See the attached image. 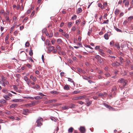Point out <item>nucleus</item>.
I'll list each match as a JSON object with an SVG mask.
<instances>
[{
	"label": "nucleus",
	"mask_w": 133,
	"mask_h": 133,
	"mask_svg": "<svg viewBox=\"0 0 133 133\" xmlns=\"http://www.w3.org/2000/svg\"><path fill=\"white\" fill-rule=\"evenodd\" d=\"M118 82L121 84L120 86L121 85L122 88H124L127 84V81L122 78H120L118 80Z\"/></svg>",
	"instance_id": "1"
},
{
	"label": "nucleus",
	"mask_w": 133,
	"mask_h": 133,
	"mask_svg": "<svg viewBox=\"0 0 133 133\" xmlns=\"http://www.w3.org/2000/svg\"><path fill=\"white\" fill-rule=\"evenodd\" d=\"M43 119L41 117H38L36 121L37 126L40 127L42 125V122L43 121Z\"/></svg>",
	"instance_id": "2"
},
{
	"label": "nucleus",
	"mask_w": 133,
	"mask_h": 133,
	"mask_svg": "<svg viewBox=\"0 0 133 133\" xmlns=\"http://www.w3.org/2000/svg\"><path fill=\"white\" fill-rule=\"evenodd\" d=\"M21 54V57L23 61H25L27 58V55L26 53L24 51H21L20 53Z\"/></svg>",
	"instance_id": "3"
},
{
	"label": "nucleus",
	"mask_w": 133,
	"mask_h": 133,
	"mask_svg": "<svg viewBox=\"0 0 133 133\" xmlns=\"http://www.w3.org/2000/svg\"><path fill=\"white\" fill-rule=\"evenodd\" d=\"M24 79L25 81L26 82L27 84L29 86L31 87V80L29 79L28 78V77L26 76H25L24 77Z\"/></svg>",
	"instance_id": "4"
},
{
	"label": "nucleus",
	"mask_w": 133,
	"mask_h": 133,
	"mask_svg": "<svg viewBox=\"0 0 133 133\" xmlns=\"http://www.w3.org/2000/svg\"><path fill=\"white\" fill-rule=\"evenodd\" d=\"M30 112V111L28 109H23L21 111V113L22 114H24L26 115H28V113Z\"/></svg>",
	"instance_id": "5"
},
{
	"label": "nucleus",
	"mask_w": 133,
	"mask_h": 133,
	"mask_svg": "<svg viewBox=\"0 0 133 133\" xmlns=\"http://www.w3.org/2000/svg\"><path fill=\"white\" fill-rule=\"evenodd\" d=\"M120 65V63H118L117 61L114 63H112V65L113 67H115L116 66H119Z\"/></svg>",
	"instance_id": "6"
},
{
	"label": "nucleus",
	"mask_w": 133,
	"mask_h": 133,
	"mask_svg": "<svg viewBox=\"0 0 133 133\" xmlns=\"http://www.w3.org/2000/svg\"><path fill=\"white\" fill-rule=\"evenodd\" d=\"M86 96L85 95H84L80 96H78L75 97L74 99L75 100H77L81 99L85 97Z\"/></svg>",
	"instance_id": "7"
},
{
	"label": "nucleus",
	"mask_w": 133,
	"mask_h": 133,
	"mask_svg": "<svg viewBox=\"0 0 133 133\" xmlns=\"http://www.w3.org/2000/svg\"><path fill=\"white\" fill-rule=\"evenodd\" d=\"M30 78L31 80L34 82L36 81L37 80L36 77L33 76L32 75H30Z\"/></svg>",
	"instance_id": "8"
},
{
	"label": "nucleus",
	"mask_w": 133,
	"mask_h": 133,
	"mask_svg": "<svg viewBox=\"0 0 133 133\" xmlns=\"http://www.w3.org/2000/svg\"><path fill=\"white\" fill-rule=\"evenodd\" d=\"M79 130L81 133H84L85 131V129L84 127H81L80 128Z\"/></svg>",
	"instance_id": "9"
},
{
	"label": "nucleus",
	"mask_w": 133,
	"mask_h": 133,
	"mask_svg": "<svg viewBox=\"0 0 133 133\" xmlns=\"http://www.w3.org/2000/svg\"><path fill=\"white\" fill-rule=\"evenodd\" d=\"M48 52L49 53L53 49L54 47L52 46H48Z\"/></svg>",
	"instance_id": "10"
},
{
	"label": "nucleus",
	"mask_w": 133,
	"mask_h": 133,
	"mask_svg": "<svg viewBox=\"0 0 133 133\" xmlns=\"http://www.w3.org/2000/svg\"><path fill=\"white\" fill-rule=\"evenodd\" d=\"M3 97L6 100H9L11 99L9 96L7 95H4Z\"/></svg>",
	"instance_id": "11"
},
{
	"label": "nucleus",
	"mask_w": 133,
	"mask_h": 133,
	"mask_svg": "<svg viewBox=\"0 0 133 133\" xmlns=\"http://www.w3.org/2000/svg\"><path fill=\"white\" fill-rule=\"evenodd\" d=\"M40 86L37 84H36L35 86H31V88L34 89H39Z\"/></svg>",
	"instance_id": "12"
},
{
	"label": "nucleus",
	"mask_w": 133,
	"mask_h": 133,
	"mask_svg": "<svg viewBox=\"0 0 133 133\" xmlns=\"http://www.w3.org/2000/svg\"><path fill=\"white\" fill-rule=\"evenodd\" d=\"M62 109L63 110H68L69 108V107L68 106L64 105L62 107Z\"/></svg>",
	"instance_id": "13"
},
{
	"label": "nucleus",
	"mask_w": 133,
	"mask_h": 133,
	"mask_svg": "<svg viewBox=\"0 0 133 133\" xmlns=\"http://www.w3.org/2000/svg\"><path fill=\"white\" fill-rule=\"evenodd\" d=\"M87 100V103L86 105L87 106H89L90 104H91L92 103V102L91 101H88V99L87 98L86 99Z\"/></svg>",
	"instance_id": "14"
},
{
	"label": "nucleus",
	"mask_w": 133,
	"mask_h": 133,
	"mask_svg": "<svg viewBox=\"0 0 133 133\" xmlns=\"http://www.w3.org/2000/svg\"><path fill=\"white\" fill-rule=\"evenodd\" d=\"M21 101V99H14L11 101V102H14L17 103Z\"/></svg>",
	"instance_id": "15"
},
{
	"label": "nucleus",
	"mask_w": 133,
	"mask_h": 133,
	"mask_svg": "<svg viewBox=\"0 0 133 133\" xmlns=\"http://www.w3.org/2000/svg\"><path fill=\"white\" fill-rule=\"evenodd\" d=\"M18 105V104L16 103H14L12 104H11L10 106V107L11 108H15L16 107H17Z\"/></svg>",
	"instance_id": "16"
},
{
	"label": "nucleus",
	"mask_w": 133,
	"mask_h": 133,
	"mask_svg": "<svg viewBox=\"0 0 133 133\" xmlns=\"http://www.w3.org/2000/svg\"><path fill=\"white\" fill-rule=\"evenodd\" d=\"M128 44L127 43H125L122 45L121 47L122 48H124L125 47H128Z\"/></svg>",
	"instance_id": "17"
},
{
	"label": "nucleus",
	"mask_w": 133,
	"mask_h": 133,
	"mask_svg": "<svg viewBox=\"0 0 133 133\" xmlns=\"http://www.w3.org/2000/svg\"><path fill=\"white\" fill-rule=\"evenodd\" d=\"M104 105L107 108H108L109 109H112V108L110 106L108 105L106 103H104Z\"/></svg>",
	"instance_id": "18"
},
{
	"label": "nucleus",
	"mask_w": 133,
	"mask_h": 133,
	"mask_svg": "<svg viewBox=\"0 0 133 133\" xmlns=\"http://www.w3.org/2000/svg\"><path fill=\"white\" fill-rule=\"evenodd\" d=\"M64 89L65 90H69L70 88L69 85H66L64 87Z\"/></svg>",
	"instance_id": "19"
},
{
	"label": "nucleus",
	"mask_w": 133,
	"mask_h": 133,
	"mask_svg": "<svg viewBox=\"0 0 133 133\" xmlns=\"http://www.w3.org/2000/svg\"><path fill=\"white\" fill-rule=\"evenodd\" d=\"M50 41L49 40L47 39L46 41V44L48 46H50L51 44L50 43Z\"/></svg>",
	"instance_id": "20"
},
{
	"label": "nucleus",
	"mask_w": 133,
	"mask_h": 133,
	"mask_svg": "<svg viewBox=\"0 0 133 133\" xmlns=\"http://www.w3.org/2000/svg\"><path fill=\"white\" fill-rule=\"evenodd\" d=\"M6 101L5 100L2 99L0 100V102L1 104H3L6 102Z\"/></svg>",
	"instance_id": "21"
},
{
	"label": "nucleus",
	"mask_w": 133,
	"mask_h": 133,
	"mask_svg": "<svg viewBox=\"0 0 133 133\" xmlns=\"http://www.w3.org/2000/svg\"><path fill=\"white\" fill-rule=\"evenodd\" d=\"M119 61H120V63H121V64L123 62H124V61L123 57L121 56L119 57Z\"/></svg>",
	"instance_id": "22"
},
{
	"label": "nucleus",
	"mask_w": 133,
	"mask_h": 133,
	"mask_svg": "<svg viewBox=\"0 0 133 133\" xmlns=\"http://www.w3.org/2000/svg\"><path fill=\"white\" fill-rule=\"evenodd\" d=\"M57 42L58 44H61L62 42L61 39H58L57 40Z\"/></svg>",
	"instance_id": "23"
},
{
	"label": "nucleus",
	"mask_w": 133,
	"mask_h": 133,
	"mask_svg": "<svg viewBox=\"0 0 133 133\" xmlns=\"http://www.w3.org/2000/svg\"><path fill=\"white\" fill-rule=\"evenodd\" d=\"M98 6L99 7L101 8L102 9H103L104 8V6L102 5L101 4L99 3L98 4Z\"/></svg>",
	"instance_id": "24"
},
{
	"label": "nucleus",
	"mask_w": 133,
	"mask_h": 133,
	"mask_svg": "<svg viewBox=\"0 0 133 133\" xmlns=\"http://www.w3.org/2000/svg\"><path fill=\"white\" fill-rule=\"evenodd\" d=\"M104 37L105 39H109V37L108 35L107 34H104Z\"/></svg>",
	"instance_id": "25"
},
{
	"label": "nucleus",
	"mask_w": 133,
	"mask_h": 133,
	"mask_svg": "<svg viewBox=\"0 0 133 133\" xmlns=\"http://www.w3.org/2000/svg\"><path fill=\"white\" fill-rule=\"evenodd\" d=\"M49 101L50 104L52 103L55 102L57 101V100L56 99H52Z\"/></svg>",
	"instance_id": "26"
},
{
	"label": "nucleus",
	"mask_w": 133,
	"mask_h": 133,
	"mask_svg": "<svg viewBox=\"0 0 133 133\" xmlns=\"http://www.w3.org/2000/svg\"><path fill=\"white\" fill-rule=\"evenodd\" d=\"M74 129L72 127L69 128L68 130V132L69 133H71L72 132Z\"/></svg>",
	"instance_id": "27"
},
{
	"label": "nucleus",
	"mask_w": 133,
	"mask_h": 133,
	"mask_svg": "<svg viewBox=\"0 0 133 133\" xmlns=\"http://www.w3.org/2000/svg\"><path fill=\"white\" fill-rule=\"evenodd\" d=\"M2 91L5 94L7 93L8 92V90L6 89H3Z\"/></svg>",
	"instance_id": "28"
},
{
	"label": "nucleus",
	"mask_w": 133,
	"mask_h": 133,
	"mask_svg": "<svg viewBox=\"0 0 133 133\" xmlns=\"http://www.w3.org/2000/svg\"><path fill=\"white\" fill-rule=\"evenodd\" d=\"M6 79V77H4L2 76V82H4L5 81Z\"/></svg>",
	"instance_id": "29"
},
{
	"label": "nucleus",
	"mask_w": 133,
	"mask_h": 133,
	"mask_svg": "<svg viewBox=\"0 0 133 133\" xmlns=\"http://www.w3.org/2000/svg\"><path fill=\"white\" fill-rule=\"evenodd\" d=\"M42 98V97L39 96H37L35 97V99L36 100L41 99Z\"/></svg>",
	"instance_id": "30"
},
{
	"label": "nucleus",
	"mask_w": 133,
	"mask_h": 133,
	"mask_svg": "<svg viewBox=\"0 0 133 133\" xmlns=\"http://www.w3.org/2000/svg\"><path fill=\"white\" fill-rule=\"evenodd\" d=\"M68 78V81L70 82L71 83H73V84H74V81L72 79L70 78Z\"/></svg>",
	"instance_id": "31"
},
{
	"label": "nucleus",
	"mask_w": 133,
	"mask_h": 133,
	"mask_svg": "<svg viewBox=\"0 0 133 133\" xmlns=\"http://www.w3.org/2000/svg\"><path fill=\"white\" fill-rule=\"evenodd\" d=\"M80 91H74L72 93L73 94H76L79 93L80 92Z\"/></svg>",
	"instance_id": "32"
},
{
	"label": "nucleus",
	"mask_w": 133,
	"mask_h": 133,
	"mask_svg": "<svg viewBox=\"0 0 133 133\" xmlns=\"http://www.w3.org/2000/svg\"><path fill=\"white\" fill-rule=\"evenodd\" d=\"M129 4V2L127 1L125 3V5L126 7H128Z\"/></svg>",
	"instance_id": "33"
},
{
	"label": "nucleus",
	"mask_w": 133,
	"mask_h": 133,
	"mask_svg": "<svg viewBox=\"0 0 133 133\" xmlns=\"http://www.w3.org/2000/svg\"><path fill=\"white\" fill-rule=\"evenodd\" d=\"M5 113L8 115H10L12 114L11 112L9 111H7L5 112Z\"/></svg>",
	"instance_id": "34"
},
{
	"label": "nucleus",
	"mask_w": 133,
	"mask_h": 133,
	"mask_svg": "<svg viewBox=\"0 0 133 133\" xmlns=\"http://www.w3.org/2000/svg\"><path fill=\"white\" fill-rule=\"evenodd\" d=\"M72 24L71 22H69L68 24V26L69 28H70L72 26Z\"/></svg>",
	"instance_id": "35"
},
{
	"label": "nucleus",
	"mask_w": 133,
	"mask_h": 133,
	"mask_svg": "<svg viewBox=\"0 0 133 133\" xmlns=\"http://www.w3.org/2000/svg\"><path fill=\"white\" fill-rule=\"evenodd\" d=\"M85 47L86 48H88L91 49H93V48L91 47L90 45H85Z\"/></svg>",
	"instance_id": "36"
},
{
	"label": "nucleus",
	"mask_w": 133,
	"mask_h": 133,
	"mask_svg": "<svg viewBox=\"0 0 133 133\" xmlns=\"http://www.w3.org/2000/svg\"><path fill=\"white\" fill-rule=\"evenodd\" d=\"M100 47V46H95V49L97 50H98Z\"/></svg>",
	"instance_id": "37"
},
{
	"label": "nucleus",
	"mask_w": 133,
	"mask_h": 133,
	"mask_svg": "<svg viewBox=\"0 0 133 133\" xmlns=\"http://www.w3.org/2000/svg\"><path fill=\"white\" fill-rule=\"evenodd\" d=\"M107 52L108 53H109L111 55H112V52L109 49L107 50Z\"/></svg>",
	"instance_id": "38"
},
{
	"label": "nucleus",
	"mask_w": 133,
	"mask_h": 133,
	"mask_svg": "<svg viewBox=\"0 0 133 133\" xmlns=\"http://www.w3.org/2000/svg\"><path fill=\"white\" fill-rule=\"evenodd\" d=\"M32 50V49H30L29 52V54L30 56H32L33 55Z\"/></svg>",
	"instance_id": "39"
},
{
	"label": "nucleus",
	"mask_w": 133,
	"mask_h": 133,
	"mask_svg": "<svg viewBox=\"0 0 133 133\" xmlns=\"http://www.w3.org/2000/svg\"><path fill=\"white\" fill-rule=\"evenodd\" d=\"M119 10L118 9H116L115 11V13L116 15H118L119 13Z\"/></svg>",
	"instance_id": "40"
},
{
	"label": "nucleus",
	"mask_w": 133,
	"mask_h": 133,
	"mask_svg": "<svg viewBox=\"0 0 133 133\" xmlns=\"http://www.w3.org/2000/svg\"><path fill=\"white\" fill-rule=\"evenodd\" d=\"M82 76L83 78V79H84L86 80H88L89 79V77H87L86 76Z\"/></svg>",
	"instance_id": "41"
},
{
	"label": "nucleus",
	"mask_w": 133,
	"mask_h": 133,
	"mask_svg": "<svg viewBox=\"0 0 133 133\" xmlns=\"http://www.w3.org/2000/svg\"><path fill=\"white\" fill-rule=\"evenodd\" d=\"M105 75H106V76L107 77H109L110 76V74L108 72L105 73Z\"/></svg>",
	"instance_id": "42"
},
{
	"label": "nucleus",
	"mask_w": 133,
	"mask_h": 133,
	"mask_svg": "<svg viewBox=\"0 0 133 133\" xmlns=\"http://www.w3.org/2000/svg\"><path fill=\"white\" fill-rule=\"evenodd\" d=\"M98 96H100L101 97H102V98L103 97H104V95H103V93H100L98 95Z\"/></svg>",
	"instance_id": "43"
},
{
	"label": "nucleus",
	"mask_w": 133,
	"mask_h": 133,
	"mask_svg": "<svg viewBox=\"0 0 133 133\" xmlns=\"http://www.w3.org/2000/svg\"><path fill=\"white\" fill-rule=\"evenodd\" d=\"M77 18V16L76 15H74L72 17L71 19L72 20L75 19Z\"/></svg>",
	"instance_id": "44"
},
{
	"label": "nucleus",
	"mask_w": 133,
	"mask_h": 133,
	"mask_svg": "<svg viewBox=\"0 0 133 133\" xmlns=\"http://www.w3.org/2000/svg\"><path fill=\"white\" fill-rule=\"evenodd\" d=\"M8 118H10V119H15L14 117L13 116H8Z\"/></svg>",
	"instance_id": "45"
},
{
	"label": "nucleus",
	"mask_w": 133,
	"mask_h": 133,
	"mask_svg": "<svg viewBox=\"0 0 133 133\" xmlns=\"http://www.w3.org/2000/svg\"><path fill=\"white\" fill-rule=\"evenodd\" d=\"M100 54L101 55L104 57H105V54L103 52L100 53Z\"/></svg>",
	"instance_id": "46"
},
{
	"label": "nucleus",
	"mask_w": 133,
	"mask_h": 133,
	"mask_svg": "<svg viewBox=\"0 0 133 133\" xmlns=\"http://www.w3.org/2000/svg\"><path fill=\"white\" fill-rule=\"evenodd\" d=\"M64 36L67 38H68L69 37V35L67 34H65L64 35Z\"/></svg>",
	"instance_id": "47"
},
{
	"label": "nucleus",
	"mask_w": 133,
	"mask_h": 133,
	"mask_svg": "<svg viewBox=\"0 0 133 133\" xmlns=\"http://www.w3.org/2000/svg\"><path fill=\"white\" fill-rule=\"evenodd\" d=\"M26 66L29 68H31V66L29 64H26Z\"/></svg>",
	"instance_id": "48"
},
{
	"label": "nucleus",
	"mask_w": 133,
	"mask_h": 133,
	"mask_svg": "<svg viewBox=\"0 0 133 133\" xmlns=\"http://www.w3.org/2000/svg\"><path fill=\"white\" fill-rule=\"evenodd\" d=\"M56 48L58 50H60L61 49V48L60 47V46H59V45H57V46H56Z\"/></svg>",
	"instance_id": "49"
},
{
	"label": "nucleus",
	"mask_w": 133,
	"mask_h": 133,
	"mask_svg": "<svg viewBox=\"0 0 133 133\" xmlns=\"http://www.w3.org/2000/svg\"><path fill=\"white\" fill-rule=\"evenodd\" d=\"M109 21L108 20H107L106 21H104L103 22V24H108V22Z\"/></svg>",
	"instance_id": "50"
},
{
	"label": "nucleus",
	"mask_w": 133,
	"mask_h": 133,
	"mask_svg": "<svg viewBox=\"0 0 133 133\" xmlns=\"http://www.w3.org/2000/svg\"><path fill=\"white\" fill-rule=\"evenodd\" d=\"M82 11V9L81 8H78V13H79L81 12Z\"/></svg>",
	"instance_id": "51"
},
{
	"label": "nucleus",
	"mask_w": 133,
	"mask_h": 133,
	"mask_svg": "<svg viewBox=\"0 0 133 133\" xmlns=\"http://www.w3.org/2000/svg\"><path fill=\"white\" fill-rule=\"evenodd\" d=\"M80 21H81V20L80 19L77 20L76 21V24L77 25H78L79 23V22Z\"/></svg>",
	"instance_id": "52"
},
{
	"label": "nucleus",
	"mask_w": 133,
	"mask_h": 133,
	"mask_svg": "<svg viewBox=\"0 0 133 133\" xmlns=\"http://www.w3.org/2000/svg\"><path fill=\"white\" fill-rule=\"evenodd\" d=\"M35 14V11H33L32 12V13H31V14L30 15V17H32Z\"/></svg>",
	"instance_id": "53"
},
{
	"label": "nucleus",
	"mask_w": 133,
	"mask_h": 133,
	"mask_svg": "<svg viewBox=\"0 0 133 133\" xmlns=\"http://www.w3.org/2000/svg\"><path fill=\"white\" fill-rule=\"evenodd\" d=\"M47 29L46 28L42 30V32L43 33H45L46 32Z\"/></svg>",
	"instance_id": "54"
},
{
	"label": "nucleus",
	"mask_w": 133,
	"mask_h": 133,
	"mask_svg": "<svg viewBox=\"0 0 133 133\" xmlns=\"http://www.w3.org/2000/svg\"><path fill=\"white\" fill-rule=\"evenodd\" d=\"M115 30L117 31L118 32H122V31L120 29H118V28H115Z\"/></svg>",
	"instance_id": "55"
},
{
	"label": "nucleus",
	"mask_w": 133,
	"mask_h": 133,
	"mask_svg": "<svg viewBox=\"0 0 133 133\" xmlns=\"http://www.w3.org/2000/svg\"><path fill=\"white\" fill-rule=\"evenodd\" d=\"M133 18V16H130L128 18V20H129L130 21Z\"/></svg>",
	"instance_id": "56"
},
{
	"label": "nucleus",
	"mask_w": 133,
	"mask_h": 133,
	"mask_svg": "<svg viewBox=\"0 0 133 133\" xmlns=\"http://www.w3.org/2000/svg\"><path fill=\"white\" fill-rule=\"evenodd\" d=\"M9 37V36L8 35H7L6 37L5 38V41L6 42V41H7Z\"/></svg>",
	"instance_id": "57"
},
{
	"label": "nucleus",
	"mask_w": 133,
	"mask_h": 133,
	"mask_svg": "<svg viewBox=\"0 0 133 133\" xmlns=\"http://www.w3.org/2000/svg\"><path fill=\"white\" fill-rule=\"evenodd\" d=\"M32 82L31 81V86H34L33 85H34L35 84V83L34 82Z\"/></svg>",
	"instance_id": "58"
},
{
	"label": "nucleus",
	"mask_w": 133,
	"mask_h": 133,
	"mask_svg": "<svg viewBox=\"0 0 133 133\" xmlns=\"http://www.w3.org/2000/svg\"><path fill=\"white\" fill-rule=\"evenodd\" d=\"M51 43L52 44H54L55 42V39H52L51 41Z\"/></svg>",
	"instance_id": "59"
},
{
	"label": "nucleus",
	"mask_w": 133,
	"mask_h": 133,
	"mask_svg": "<svg viewBox=\"0 0 133 133\" xmlns=\"http://www.w3.org/2000/svg\"><path fill=\"white\" fill-rule=\"evenodd\" d=\"M78 102L79 104L81 105H82L84 103V102H83L81 101H78Z\"/></svg>",
	"instance_id": "60"
},
{
	"label": "nucleus",
	"mask_w": 133,
	"mask_h": 133,
	"mask_svg": "<svg viewBox=\"0 0 133 133\" xmlns=\"http://www.w3.org/2000/svg\"><path fill=\"white\" fill-rule=\"evenodd\" d=\"M57 92L56 91H51V93L52 94H56Z\"/></svg>",
	"instance_id": "61"
},
{
	"label": "nucleus",
	"mask_w": 133,
	"mask_h": 133,
	"mask_svg": "<svg viewBox=\"0 0 133 133\" xmlns=\"http://www.w3.org/2000/svg\"><path fill=\"white\" fill-rule=\"evenodd\" d=\"M29 45V43L28 42H26L25 44V45L26 46L28 47Z\"/></svg>",
	"instance_id": "62"
},
{
	"label": "nucleus",
	"mask_w": 133,
	"mask_h": 133,
	"mask_svg": "<svg viewBox=\"0 0 133 133\" xmlns=\"http://www.w3.org/2000/svg\"><path fill=\"white\" fill-rule=\"evenodd\" d=\"M98 78L99 79H102L103 78L100 75H99L98 76Z\"/></svg>",
	"instance_id": "63"
},
{
	"label": "nucleus",
	"mask_w": 133,
	"mask_h": 133,
	"mask_svg": "<svg viewBox=\"0 0 133 133\" xmlns=\"http://www.w3.org/2000/svg\"><path fill=\"white\" fill-rule=\"evenodd\" d=\"M16 76L18 78H19L21 77V75L19 74H16Z\"/></svg>",
	"instance_id": "64"
}]
</instances>
